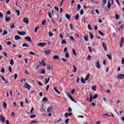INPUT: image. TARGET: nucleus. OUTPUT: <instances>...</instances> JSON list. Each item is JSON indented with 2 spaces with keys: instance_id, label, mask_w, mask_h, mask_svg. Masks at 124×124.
Instances as JSON below:
<instances>
[{
  "instance_id": "nucleus-45",
  "label": "nucleus",
  "mask_w": 124,
  "mask_h": 124,
  "mask_svg": "<svg viewBox=\"0 0 124 124\" xmlns=\"http://www.w3.org/2000/svg\"><path fill=\"white\" fill-rule=\"evenodd\" d=\"M29 54L30 55H32V56H35V53H34L32 51H31L29 53Z\"/></svg>"
},
{
  "instance_id": "nucleus-36",
  "label": "nucleus",
  "mask_w": 124,
  "mask_h": 124,
  "mask_svg": "<svg viewBox=\"0 0 124 124\" xmlns=\"http://www.w3.org/2000/svg\"><path fill=\"white\" fill-rule=\"evenodd\" d=\"M53 60H59V56L58 55H55L53 57Z\"/></svg>"
},
{
  "instance_id": "nucleus-63",
  "label": "nucleus",
  "mask_w": 124,
  "mask_h": 124,
  "mask_svg": "<svg viewBox=\"0 0 124 124\" xmlns=\"http://www.w3.org/2000/svg\"><path fill=\"white\" fill-rule=\"evenodd\" d=\"M6 34H7V31H4V32H3V35H6Z\"/></svg>"
},
{
  "instance_id": "nucleus-41",
  "label": "nucleus",
  "mask_w": 124,
  "mask_h": 124,
  "mask_svg": "<svg viewBox=\"0 0 124 124\" xmlns=\"http://www.w3.org/2000/svg\"><path fill=\"white\" fill-rule=\"evenodd\" d=\"M65 57L66 59H68V58H69V55H68V52L66 53L65 55Z\"/></svg>"
},
{
  "instance_id": "nucleus-8",
  "label": "nucleus",
  "mask_w": 124,
  "mask_h": 124,
  "mask_svg": "<svg viewBox=\"0 0 124 124\" xmlns=\"http://www.w3.org/2000/svg\"><path fill=\"white\" fill-rule=\"evenodd\" d=\"M69 116H72V113H71V112H70V113H66L64 114V117H65V118H68V117H69Z\"/></svg>"
},
{
  "instance_id": "nucleus-29",
  "label": "nucleus",
  "mask_w": 124,
  "mask_h": 124,
  "mask_svg": "<svg viewBox=\"0 0 124 124\" xmlns=\"http://www.w3.org/2000/svg\"><path fill=\"white\" fill-rule=\"evenodd\" d=\"M119 18H120V16H119V15H118V14H115L116 20H119Z\"/></svg>"
},
{
  "instance_id": "nucleus-15",
  "label": "nucleus",
  "mask_w": 124,
  "mask_h": 124,
  "mask_svg": "<svg viewBox=\"0 0 124 124\" xmlns=\"http://www.w3.org/2000/svg\"><path fill=\"white\" fill-rule=\"evenodd\" d=\"M46 45V43H40L38 45V46H40V47H44Z\"/></svg>"
},
{
  "instance_id": "nucleus-54",
  "label": "nucleus",
  "mask_w": 124,
  "mask_h": 124,
  "mask_svg": "<svg viewBox=\"0 0 124 124\" xmlns=\"http://www.w3.org/2000/svg\"><path fill=\"white\" fill-rule=\"evenodd\" d=\"M10 14H11V12H10V11H8L6 12V15H10Z\"/></svg>"
},
{
  "instance_id": "nucleus-62",
  "label": "nucleus",
  "mask_w": 124,
  "mask_h": 124,
  "mask_svg": "<svg viewBox=\"0 0 124 124\" xmlns=\"http://www.w3.org/2000/svg\"><path fill=\"white\" fill-rule=\"evenodd\" d=\"M35 117H36V115H31V116H30V118L31 119H33V118H35Z\"/></svg>"
},
{
  "instance_id": "nucleus-33",
  "label": "nucleus",
  "mask_w": 124,
  "mask_h": 124,
  "mask_svg": "<svg viewBox=\"0 0 124 124\" xmlns=\"http://www.w3.org/2000/svg\"><path fill=\"white\" fill-rule=\"evenodd\" d=\"M49 81H50V78H47H47H46V85H47V84H48V83L49 82Z\"/></svg>"
},
{
  "instance_id": "nucleus-18",
  "label": "nucleus",
  "mask_w": 124,
  "mask_h": 124,
  "mask_svg": "<svg viewBox=\"0 0 124 124\" xmlns=\"http://www.w3.org/2000/svg\"><path fill=\"white\" fill-rule=\"evenodd\" d=\"M10 20H11L10 17H8L7 16H6V17L5 18V21H6V22L8 23L9 22V21H10Z\"/></svg>"
},
{
  "instance_id": "nucleus-53",
  "label": "nucleus",
  "mask_w": 124,
  "mask_h": 124,
  "mask_svg": "<svg viewBox=\"0 0 124 124\" xmlns=\"http://www.w3.org/2000/svg\"><path fill=\"white\" fill-rule=\"evenodd\" d=\"M111 8V3H108V8L110 9Z\"/></svg>"
},
{
  "instance_id": "nucleus-25",
  "label": "nucleus",
  "mask_w": 124,
  "mask_h": 124,
  "mask_svg": "<svg viewBox=\"0 0 124 124\" xmlns=\"http://www.w3.org/2000/svg\"><path fill=\"white\" fill-rule=\"evenodd\" d=\"M54 90L56 93H58V94H61V92H60L58 89H56L55 87H54Z\"/></svg>"
},
{
  "instance_id": "nucleus-59",
  "label": "nucleus",
  "mask_w": 124,
  "mask_h": 124,
  "mask_svg": "<svg viewBox=\"0 0 124 124\" xmlns=\"http://www.w3.org/2000/svg\"><path fill=\"white\" fill-rule=\"evenodd\" d=\"M14 116H15V113L14 112H12L11 114H10V116L11 117H14Z\"/></svg>"
},
{
  "instance_id": "nucleus-6",
  "label": "nucleus",
  "mask_w": 124,
  "mask_h": 124,
  "mask_svg": "<svg viewBox=\"0 0 124 124\" xmlns=\"http://www.w3.org/2000/svg\"><path fill=\"white\" fill-rule=\"evenodd\" d=\"M23 22H24V23H25V24L28 25L29 24V23L30 22V20H29L28 18H24L23 19Z\"/></svg>"
},
{
  "instance_id": "nucleus-13",
  "label": "nucleus",
  "mask_w": 124,
  "mask_h": 124,
  "mask_svg": "<svg viewBox=\"0 0 124 124\" xmlns=\"http://www.w3.org/2000/svg\"><path fill=\"white\" fill-rule=\"evenodd\" d=\"M44 53L46 55H50V54H51V50H50V49H48L47 50L45 51Z\"/></svg>"
},
{
  "instance_id": "nucleus-43",
  "label": "nucleus",
  "mask_w": 124,
  "mask_h": 124,
  "mask_svg": "<svg viewBox=\"0 0 124 124\" xmlns=\"http://www.w3.org/2000/svg\"><path fill=\"white\" fill-rule=\"evenodd\" d=\"M69 38L71 40H73V41H75V39H74V37H73V36H71Z\"/></svg>"
},
{
  "instance_id": "nucleus-44",
  "label": "nucleus",
  "mask_w": 124,
  "mask_h": 124,
  "mask_svg": "<svg viewBox=\"0 0 124 124\" xmlns=\"http://www.w3.org/2000/svg\"><path fill=\"white\" fill-rule=\"evenodd\" d=\"M98 32L100 34V35H101L102 36H104V34L102 32H101L100 31H99Z\"/></svg>"
},
{
  "instance_id": "nucleus-1",
  "label": "nucleus",
  "mask_w": 124,
  "mask_h": 124,
  "mask_svg": "<svg viewBox=\"0 0 124 124\" xmlns=\"http://www.w3.org/2000/svg\"><path fill=\"white\" fill-rule=\"evenodd\" d=\"M65 93H66V95H67L68 97L70 98L72 101H73V102H75V103H77V102L76 101L74 100V99L72 97V96L70 95V93H69L67 92V91L65 92Z\"/></svg>"
},
{
  "instance_id": "nucleus-9",
  "label": "nucleus",
  "mask_w": 124,
  "mask_h": 124,
  "mask_svg": "<svg viewBox=\"0 0 124 124\" xmlns=\"http://www.w3.org/2000/svg\"><path fill=\"white\" fill-rule=\"evenodd\" d=\"M40 64L42 65V66H46V64H45V61L44 60H42L41 62H40Z\"/></svg>"
},
{
  "instance_id": "nucleus-56",
  "label": "nucleus",
  "mask_w": 124,
  "mask_h": 124,
  "mask_svg": "<svg viewBox=\"0 0 124 124\" xmlns=\"http://www.w3.org/2000/svg\"><path fill=\"white\" fill-rule=\"evenodd\" d=\"M70 36H71V35H70L69 34H66V37H67V38H70Z\"/></svg>"
},
{
  "instance_id": "nucleus-4",
  "label": "nucleus",
  "mask_w": 124,
  "mask_h": 124,
  "mask_svg": "<svg viewBox=\"0 0 124 124\" xmlns=\"http://www.w3.org/2000/svg\"><path fill=\"white\" fill-rule=\"evenodd\" d=\"M116 78H118V79H123V78H124V74H120L116 76Z\"/></svg>"
},
{
  "instance_id": "nucleus-3",
  "label": "nucleus",
  "mask_w": 124,
  "mask_h": 124,
  "mask_svg": "<svg viewBox=\"0 0 124 124\" xmlns=\"http://www.w3.org/2000/svg\"><path fill=\"white\" fill-rule=\"evenodd\" d=\"M95 66L97 68L99 69L100 68V63H99V61H97L95 62Z\"/></svg>"
},
{
  "instance_id": "nucleus-12",
  "label": "nucleus",
  "mask_w": 124,
  "mask_h": 124,
  "mask_svg": "<svg viewBox=\"0 0 124 124\" xmlns=\"http://www.w3.org/2000/svg\"><path fill=\"white\" fill-rule=\"evenodd\" d=\"M103 47L104 48L105 51H107V47H106V45H105V43H102Z\"/></svg>"
},
{
  "instance_id": "nucleus-38",
  "label": "nucleus",
  "mask_w": 124,
  "mask_h": 124,
  "mask_svg": "<svg viewBox=\"0 0 124 124\" xmlns=\"http://www.w3.org/2000/svg\"><path fill=\"white\" fill-rule=\"evenodd\" d=\"M10 64H11V65H14V61H13V60H11Z\"/></svg>"
},
{
  "instance_id": "nucleus-22",
  "label": "nucleus",
  "mask_w": 124,
  "mask_h": 124,
  "mask_svg": "<svg viewBox=\"0 0 124 124\" xmlns=\"http://www.w3.org/2000/svg\"><path fill=\"white\" fill-rule=\"evenodd\" d=\"M15 40H19V39H21V37L18 35H16L15 37Z\"/></svg>"
},
{
  "instance_id": "nucleus-64",
  "label": "nucleus",
  "mask_w": 124,
  "mask_h": 124,
  "mask_svg": "<svg viewBox=\"0 0 124 124\" xmlns=\"http://www.w3.org/2000/svg\"><path fill=\"white\" fill-rule=\"evenodd\" d=\"M122 63L123 64H124V58H122Z\"/></svg>"
},
{
  "instance_id": "nucleus-23",
  "label": "nucleus",
  "mask_w": 124,
  "mask_h": 124,
  "mask_svg": "<svg viewBox=\"0 0 124 124\" xmlns=\"http://www.w3.org/2000/svg\"><path fill=\"white\" fill-rule=\"evenodd\" d=\"M81 82L82 83V84H86V81H85V79H84V78H81Z\"/></svg>"
},
{
  "instance_id": "nucleus-50",
  "label": "nucleus",
  "mask_w": 124,
  "mask_h": 124,
  "mask_svg": "<svg viewBox=\"0 0 124 124\" xmlns=\"http://www.w3.org/2000/svg\"><path fill=\"white\" fill-rule=\"evenodd\" d=\"M45 23H46V19H45L42 23V26H44L45 25Z\"/></svg>"
},
{
  "instance_id": "nucleus-5",
  "label": "nucleus",
  "mask_w": 124,
  "mask_h": 124,
  "mask_svg": "<svg viewBox=\"0 0 124 124\" xmlns=\"http://www.w3.org/2000/svg\"><path fill=\"white\" fill-rule=\"evenodd\" d=\"M24 85V88H25V89H27V90H31V86H30L29 84L27 83H25Z\"/></svg>"
},
{
  "instance_id": "nucleus-46",
  "label": "nucleus",
  "mask_w": 124,
  "mask_h": 124,
  "mask_svg": "<svg viewBox=\"0 0 124 124\" xmlns=\"http://www.w3.org/2000/svg\"><path fill=\"white\" fill-rule=\"evenodd\" d=\"M61 44H66V41H65V40H63V41H62Z\"/></svg>"
},
{
  "instance_id": "nucleus-21",
  "label": "nucleus",
  "mask_w": 124,
  "mask_h": 124,
  "mask_svg": "<svg viewBox=\"0 0 124 124\" xmlns=\"http://www.w3.org/2000/svg\"><path fill=\"white\" fill-rule=\"evenodd\" d=\"M3 106L4 109H6V107H7V104H6V102H4L3 103Z\"/></svg>"
},
{
  "instance_id": "nucleus-39",
  "label": "nucleus",
  "mask_w": 124,
  "mask_h": 124,
  "mask_svg": "<svg viewBox=\"0 0 124 124\" xmlns=\"http://www.w3.org/2000/svg\"><path fill=\"white\" fill-rule=\"evenodd\" d=\"M46 73V72L45 71V70L43 69L41 70V74H45Z\"/></svg>"
},
{
  "instance_id": "nucleus-42",
  "label": "nucleus",
  "mask_w": 124,
  "mask_h": 124,
  "mask_svg": "<svg viewBox=\"0 0 124 124\" xmlns=\"http://www.w3.org/2000/svg\"><path fill=\"white\" fill-rule=\"evenodd\" d=\"M20 105L22 108H24V102H20Z\"/></svg>"
},
{
  "instance_id": "nucleus-34",
  "label": "nucleus",
  "mask_w": 124,
  "mask_h": 124,
  "mask_svg": "<svg viewBox=\"0 0 124 124\" xmlns=\"http://www.w3.org/2000/svg\"><path fill=\"white\" fill-rule=\"evenodd\" d=\"M16 13H17V16H20V10H16Z\"/></svg>"
},
{
  "instance_id": "nucleus-61",
  "label": "nucleus",
  "mask_w": 124,
  "mask_h": 124,
  "mask_svg": "<svg viewBox=\"0 0 124 124\" xmlns=\"http://www.w3.org/2000/svg\"><path fill=\"white\" fill-rule=\"evenodd\" d=\"M9 71L11 73H12V70L11 69V67L10 66L9 67Z\"/></svg>"
},
{
  "instance_id": "nucleus-27",
  "label": "nucleus",
  "mask_w": 124,
  "mask_h": 124,
  "mask_svg": "<svg viewBox=\"0 0 124 124\" xmlns=\"http://www.w3.org/2000/svg\"><path fill=\"white\" fill-rule=\"evenodd\" d=\"M42 101L43 102H47L48 101V98H46V97H44L43 98Z\"/></svg>"
},
{
  "instance_id": "nucleus-52",
  "label": "nucleus",
  "mask_w": 124,
  "mask_h": 124,
  "mask_svg": "<svg viewBox=\"0 0 124 124\" xmlns=\"http://www.w3.org/2000/svg\"><path fill=\"white\" fill-rule=\"evenodd\" d=\"M38 121H32L30 123V124H38Z\"/></svg>"
},
{
  "instance_id": "nucleus-35",
  "label": "nucleus",
  "mask_w": 124,
  "mask_h": 124,
  "mask_svg": "<svg viewBox=\"0 0 124 124\" xmlns=\"http://www.w3.org/2000/svg\"><path fill=\"white\" fill-rule=\"evenodd\" d=\"M53 35H54V34H53V33H52L50 31L48 32V36L49 37H51V36H53Z\"/></svg>"
},
{
  "instance_id": "nucleus-14",
  "label": "nucleus",
  "mask_w": 124,
  "mask_h": 124,
  "mask_svg": "<svg viewBox=\"0 0 124 124\" xmlns=\"http://www.w3.org/2000/svg\"><path fill=\"white\" fill-rule=\"evenodd\" d=\"M124 39L123 38H121V41L120 42V47L121 48H122V47H123V44H124Z\"/></svg>"
},
{
  "instance_id": "nucleus-31",
  "label": "nucleus",
  "mask_w": 124,
  "mask_h": 124,
  "mask_svg": "<svg viewBox=\"0 0 124 124\" xmlns=\"http://www.w3.org/2000/svg\"><path fill=\"white\" fill-rule=\"evenodd\" d=\"M37 84L38 86H40L41 87H43V84H42V83H41L40 81H38Z\"/></svg>"
},
{
  "instance_id": "nucleus-47",
  "label": "nucleus",
  "mask_w": 124,
  "mask_h": 124,
  "mask_svg": "<svg viewBox=\"0 0 124 124\" xmlns=\"http://www.w3.org/2000/svg\"><path fill=\"white\" fill-rule=\"evenodd\" d=\"M15 28V25H14V24H12L11 26H10V29H14Z\"/></svg>"
},
{
  "instance_id": "nucleus-7",
  "label": "nucleus",
  "mask_w": 124,
  "mask_h": 124,
  "mask_svg": "<svg viewBox=\"0 0 124 124\" xmlns=\"http://www.w3.org/2000/svg\"><path fill=\"white\" fill-rule=\"evenodd\" d=\"M25 40L28 41V42H31V38L30 36H27L25 37Z\"/></svg>"
},
{
  "instance_id": "nucleus-40",
  "label": "nucleus",
  "mask_w": 124,
  "mask_h": 124,
  "mask_svg": "<svg viewBox=\"0 0 124 124\" xmlns=\"http://www.w3.org/2000/svg\"><path fill=\"white\" fill-rule=\"evenodd\" d=\"M78 19H79V14H77L75 16V20H76L77 21V20H78Z\"/></svg>"
},
{
  "instance_id": "nucleus-2",
  "label": "nucleus",
  "mask_w": 124,
  "mask_h": 124,
  "mask_svg": "<svg viewBox=\"0 0 124 124\" xmlns=\"http://www.w3.org/2000/svg\"><path fill=\"white\" fill-rule=\"evenodd\" d=\"M0 122L2 124L5 123V118L2 115H0Z\"/></svg>"
},
{
  "instance_id": "nucleus-19",
  "label": "nucleus",
  "mask_w": 124,
  "mask_h": 124,
  "mask_svg": "<svg viewBox=\"0 0 124 124\" xmlns=\"http://www.w3.org/2000/svg\"><path fill=\"white\" fill-rule=\"evenodd\" d=\"M65 17L68 20H70V18H71V16L67 14L65 15Z\"/></svg>"
},
{
  "instance_id": "nucleus-32",
  "label": "nucleus",
  "mask_w": 124,
  "mask_h": 124,
  "mask_svg": "<svg viewBox=\"0 0 124 124\" xmlns=\"http://www.w3.org/2000/svg\"><path fill=\"white\" fill-rule=\"evenodd\" d=\"M98 97L97 94H95L94 96H93V99H96Z\"/></svg>"
},
{
  "instance_id": "nucleus-17",
  "label": "nucleus",
  "mask_w": 124,
  "mask_h": 124,
  "mask_svg": "<svg viewBox=\"0 0 124 124\" xmlns=\"http://www.w3.org/2000/svg\"><path fill=\"white\" fill-rule=\"evenodd\" d=\"M83 37L85 41H89V37H88V35H84Z\"/></svg>"
},
{
  "instance_id": "nucleus-11",
  "label": "nucleus",
  "mask_w": 124,
  "mask_h": 124,
  "mask_svg": "<svg viewBox=\"0 0 124 124\" xmlns=\"http://www.w3.org/2000/svg\"><path fill=\"white\" fill-rule=\"evenodd\" d=\"M53 110V106H50L47 109V112H51Z\"/></svg>"
},
{
  "instance_id": "nucleus-28",
  "label": "nucleus",
  "mask_w": 124,
  "mask_h": 124,
  "mask_svg": "<svg viewBox=\"0 0 124 124\" xmlns=\"http://www.w3.org/2000/svg\"><path fill=\"white\" fill-rule=\"evenodd\" d=\"M107 57H108V60H110V61H112V56L111 55H106Z\"/></svg>"
},
{
  "instance_id": "nucleus-16",
  "label": "nucleus",
  "mask_w": 124,
  "mask_h": 124,
  "mask_svg": "<svg viewBox=\"0 0 124 124\" xmlns=\"http://www.w3.org/2000/svg\"><path fill=\"white\" fill-rule=\"evenodd\" d=\"M90 76H91V74H88L84 79L85 81H87L88 79H90Z\"/></svg>"
},
{
  "instance_id": "nucleus-30",
  "label": "nucleus",
  "mask_w": 124,
  "mask_h": 124,
  "mask_svg": "<svg viewBox=\"0 0 124 124\" xmlns=\"http://www.w3.org/2000/svg\"><path fill=\"white\" fill-rule=\"evenodd\" d=\"M72 52H73V55H74V56L75 57H76V56H77V55H76V51L74 49H72Z\"/></svg>"
},
{
  "instance_id": "nucleus-58",
  "label": "nucleus",
  "mask_w": 124,
  "mask_h": 124,
  "mask_svg": "<svg viewBox=\"0 0 124 124\" xmlns=\"http://www.w3.org/2000/svg\"><path fill=\"white\" fill-rule=\"evenodd\" d=\"M68 122H69V119H67L65 120V124H68Z\"/></svg>"
},
{
  "instance_id": "nucleus-26",
  "label": "nucleus",
  "mask_w": 124,
  "mask_h": 124,
  "mask_svg": "<svg viewBox=\"0 0 124 124\" xmlns=\"http://www.w3.org/2000/svg\"><path fill=\"white\" fill-rule=\"evenodd\" d=\"M47 69L53 70V67L52 66H50L49 65H47Z\"/></svg>"
},
{
  "instance_id": "nucleus-10",
  "label": "nucleus",
  "mask_w": 124,
  "mask_h": 124,
  "mask_svg": "<svg viewBox=\"0 0 124 124\" xmlns=\"http://www.w3.org/2000/svg\"><path fill=\"white\" fill-rule=\"evenodd\" d=\"M17 33L19 34L20 35H26V32L25 31H18Z\"/></svg>"
},
{
  "instance_id": "nucleus-24",
  "label": "nucleus",
  "mask_w": 124,
  "mask_h": 124,
  "mask_svg": "<svg viewBox=\"0 0 124 124\" xmlns=\"http://www.w3.org/2000/svg\"><path fill=\"white\" fill-rule=\"evenodd\" d=\"M96 86H93L92 87V89L93 90V91L94 92H95V91H96Z\"/></svg>"
},
{
  "instance_id": "nucleus-37",
  "label": "nucleus",
  "mask_w": 124,
  "mask_h": 124,
  "mask_svg": "<svg viewBox=\"0 0 124 124\" xmlns=\"http://www.w3.org/2000/svg\"><path fill=\"white\" fill-rule=\"evenodd\" d=\"M22 47H30V46L28 45L26 43H24L22 45Z\"/></svg>"
},
{
  "instance_id": "nucleus-48",
  "label": "nucleus",
  "mask_w": 124,
  "mask_h": 124,
  "mask_svg": "<svg viewBox=\"0 0 124 124\" xmlns=\"http://www.w3.org/2000/svg\"><path fill=\"white\" fill-rule=\"evenodd\" d=\"M75 93V90L73 89L71 91V94H74V93Z\"/></svg>"
},
{
  "instance_id": "nucleus-49",
  "label": "nucleus",
  "mask_w": 124,
  "mask_h": 124,
  "mask_svg": "<svg viewBox=\"0 0 124 124\" xmlns=\"http://www.w3.org/2000/svg\"><path fill=\"white\" fill-rule=\"evenodd\" d=\"M7 46H9V45H12V43H11V42L8 41L7 42Z\"/></svg>"
},
{
  "instance_id": "nucleus-60",
  "label": "nucleus",
  "mask_w": 124,
  "mask_h": 124,
  "mask_svg": "<svg viewBox=\"0 0 124 124\" xmlns=\"http://www.w3.org/2000/svg\"><path fill=\"white\" fill-rule=\"evenodd\" d=\"M0 18H3V14L0 12Z\"/></svg>"
},
{
  "instance_id": "nucleus-20",
  "label": "nucleus",
  "mask_w": 124,
  "mask_h": 124,
  "mask_svg": "<svg viewBox=\"0 0 124 124\" xmlns=\"http://www.w3.org/2000/svg\"><path fill=\"white\" fill-rule=\"evenodd\" d=\"M74 70L73 71V73H75L77 71V68H76V66H75V65L73 66Z\"/></svg>"
},
{
  "instance_id": "nucleus-55",
  "label": "nucleus",
  "mask_w": 124,
  "mask_h": 124,
  "mask_svg": "<svg viewBox=\"0 0 124 124\" xmlns=\"http://www.w3.org/2000/svg\"><path fill=\"white\" fill-rule=\"evenodd\" d=\"M17 77H18V75H17L16 74H15V77H14L15 80H16Z\"/></svg>"
},
{
  "instance_id": "nucleus-57",
  "label": "nucleus",
  "mask_w": 124,
  "mask_h": 124,
  "mask_svg": "<svg viewBox=\"0 0 124 124\" xmlns=\"http://www.w3.org/2000/svg\"><path fill=\"white\" fill-rule=\"evenodd\" d=\"M88 28L89 29V30H90V31H92V27H91V25H88Z\"/></svg>"
},
{
  "instance_id": "nucleus-51",
  "label": "nucleus",
  "mask_w": 124,
  "mask_h": 124,
  "mask_svg": "<svg viewBox=\"0 0 124 124\" xmlns=\"http://www.w3.org/2000/svg\"><path fill=\"white\" fill-rule=\"evenodd\" d=\"M91 59H92V56L89 55V56H88V57H87V60L88 61H90Z\"/></svg>"
}]
</instances>
